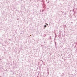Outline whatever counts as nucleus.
I'll list each match as a JSON object with an SVG mask.
<instances>
[{"label": "nucleus", "instance_id": "obj_1", "mask_svg": "<svg viewBox=\"0 0 77 77\" xmlns=\"http://www.w3.org/2000/svg\"><path fill=\"white\" fill-rule=\"evenodd\" d=\"M45 27H46V25H45Z\"/></svg>", "mask_w": 77, "mask_h": 77}]
</instances>
